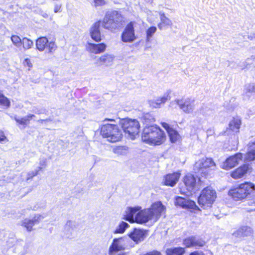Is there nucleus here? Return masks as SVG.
Returning a JSON list of instances; mask_svg holds the SVG:
<instances>
[{
    "instance_id": "c756f323",
    "label": "nucleus",
    "mask_w": 255,
    "mask_h": 255,
    "mask_svg": "<svg viewBox=\"0 0 255 255\" xmlns=\"http://www.w3.org/2000/svg\"><path fill=\"white\" fill-rule=\"evenodd\" d=\"M114 58L113 55L106 54L101 56L99 60L102 65L110 66L113 64Z\"/></svg>"
},
{
    "instance_id": "a211bd4d",
    "label": "nucleus",
    "mask_w": 255,
    "mask_h": 255,
    "mask_svg": "<svg viewBox=\"0 0 255 255\" xmlns=\"http://www.w3.org/2000/svg\"><path fill=\"white\" fill-rule=\"evenodd\" d=\"M161 124L162 127L167 131L170 140L172 143H176L180 141L181 137L177 130L171 128L170 126L166 123L163 122L161 123Z\"/></svg>"
},
{
    "instance_id": "e433bc0d",
    "label": "nucleus",
    "mask_w": 255,
    "mask_h": 255,
    "mask_svg": "<svg viewBox=\"0 0 255 255\" xmlns=\"http://www.w3.org/2000/svg\"><path fill=\"white\" fill-rule=\"evenodd\" d=\"M21 44L23 45V47L25 50L29 49L33 46V42L26 37L22 38Z\"/></svg>"
},
{
    "instance_id": "a878e982",
    "label": "nucleus",
    "mask_w": 255,
    "mask_h": 255,
    "mask_svg": "<svg viewBox=\"0 0 255 255\" xmlns=\"http://www.w3.org/2000/svg\"><path fill=\"white\" fill-rule=\"evenodd\" d=\"M170 97L169 94H165L162 97L149 101L150 106L153 108H159L160 106L169 100Z\"/></svg>"
},
{
    "instance_id": "13d9d810",
    "label": "nucleus",
    "mask_w": 255,
    "mask_h": 255,
    "mask_svg": "<svg viewBox=\"0 0 255 255\" xmlns=\"http://www.w3.org/2000/svg\"><path fill=\"white\" fill-rule=\"evenodd\" d=\"M111 121V122H113V121H114V120H112V119H106L105 120V121Z\"/></svg>"
},
{
    "instance_id": "6e6d98bb",
    "label": "nucleus",
    "mask_w": 255,
    "mask_h": 255,
    "mask_svg": "<svg viewBox=\"0 0 255 255\" xmlns=\"http://www.w3.org/2000/svg\"><path fill=\"white\" fill-rule=\"evenodd\" d=\"M189 255H204L202 252H194L191 253Z\"/></svg>"
},
{
    "instance_id": "39448f33",
    "label": "nucleus",
    "mask_w": 255,
    "mask_h": 255,
    "mask_svg": "<svg viewBox=\"0 0 255 255\" xmlns=\"http://www.w3.org/2000/svg\"><path fill=\"white\" fill-rule=\"evenodd\" d=\"M176 105H178L179 109L186 114H192L195 110V101L190 98L176 99L170 102L169 107L175 108Z\"/></svg>"
},
{
    "instance_id": "3c124183",
    "label": "nucleus",
    "mask_w": 255,
    "mask_h": 255,
    "mask_svg": "<svg viewBox=\"0 0 255 255\" xmlns=\"http://www.w3.org/2000/svg\"><path fill=\"white\" fill-rule=\"evenodd\" d=\"M250 53L252 54L251 55V59L253 60L255 59V48H252L250 50Z\"/></svg>"
},
{
    "instance_id": "58836bf2",
    "label": "nucleus",
    "mask_w": 255,
    "mask_h": 255,
    "mask_svg": "<svg viewBox=\"0 0 255 255\" xmlns=\"http://www.w3.org/2000/svg\"><path fill=\"white\" fill-rule=\"evenodd\" d=\"M202 113L204 116L207 118L213 117L215 114L213 110L208 108L207 107L204 108L202 110Z\"/></svg>"
},
{
    "instance_id": "f257e3e1",
    "label": "nucleus",
    "mask_w": 255,
    "mask_h": 255,
    "mask_svg": "<svg viewBox=\"0 0 255 255\" xmlns=\"http://www.w3.org/2000/svg\"><path fill=\"white\" fill-rule=\"evenodd\" d=\"M166 210V207L161 201H156L149 208L138 212L136 220L139 224L145 223L148 221L154 223L162 215L165 214Z\"/></svg>"
},
{
    "instance_id": "c03bdc74",
    "label": "nucleus",
    "mask_w": 255,
    "mask_h": 255,
    "mask_svg": "<svg viewBox=\"0 0 255 255\" xmlns=\"http://www.w3.org/2000/svg\"><path fill=\"white\" fill-rule=\"evenodd\" d=\"M23 66L26 68L28 71H30L33 66V64L29 58H25L22 62Z\"/></svg>"
},
{
    "instance_id": "7ed1b4c3",
    "label": "nucleus",
    "mask_w": 255,
    "mask_h": 255,
    "mask_svg": "<svg viewBox=\"0 0 255 255\" xmlns=\"http://www.w3.org/2000/svg\"><path fill=\"white\" fill-rule=\"evenodd\" d=\"M101 134L107 140L111 142H116L121 140L123 136L122 130L115 124H107L102 126Z\"/></svg>"
},
{
    "instance_id": "9d476101",
    "label": "nucleus",
    "mask_w": 255,
    "mask_h": 255,
    "mask_svg": "<svg viewBox=\"0 0 255 255\" xmlns=\"http://www.w3.org/2000/svg\"><path fill=\"white\" fill-rule=\"evenodd\" d=\"M36 48L41 52L46 50L47 53H52L57 49V46L53 41L49 42L45 37H41L36 41Z\"/></svg>"
},
{
    "instance_id": "79ce46f5",
    "label": "nucleus",
    "mask_w": 255,
    "mask_h": 255,
    "mask_svg": "<svg viewBox=\"0 0 255 255\" xmlns=\"http://www.w3.org/2000/svg\"><path fill=\"white\" fill-rule=\"evenodd\" d=\"M11 40L13 44L17 47L20 46L22 42V39L17 35H12L11 37Z\"/></svg>"
},
{
    "instance_id": "bf43d9fd",
    "label": "nucleus",
    "mask_w": 255,
    "mask_h": 255,
    "mask_svg": "<svg viewBox=\"0 0 255 255\" xmlns=\"http://www.w3.org/2000/svg\"><path fill=\"white\" fill-rule=\"evenodd\" d=\"M43 121H44V120H40L39 121H40V122H43Z\"/></svg>"
},
{
    "instance_id": "ddd939ff",
    "label": "nucleus",
    "mask_w": 255,
    "mask_h": 255,
    "mask_svg": "<svg viewBox=\"0 0 255 255\" xmlns=\"http://www.w3.org/2000/svg\"><path fill=\"white\" fill-rule=\"evenodd\" d=\"M243 158L242 153H238L228 157L223 165V168L229 170L238 165Z\"/></svg>"
},
{
    "instance_id": "49530a36",
    "label": "nucleus",
    "mask_w": 255,
    "mask_h": 255,
    "mask_svg": "<svg viewBox=\"0 0 255 255\" xmlns=\"http://www.w3.org/2000/svg\"><path fill=\"white\" fill-rule=\"evenodd\" d=\"M8 141V140L6 136L5 135L4 132L2 131H0V143L4 144Z\"/></svg>"
},
{
    "instance_id": "aec40b11",
    "label": "nucleus",
    "mask_w": 255,
    "mask_h": 255,
    "mask_svg": "<svg viewBox=\"0 0 255 255\" xmlns=\"http://www.w3.org/2000/svg\"><path fill=\"white\" fill-rule=\"evenodd\" d=\"M106 47L107 45L103 43L100 44L88 43L86 45L87 51L95 54L104 52L106 50Z\"/></svg>"
},
{
    "instance_id": "4468645a",
    "label": "nucleus",
    "mask_w": 255,
    "mask_h": 255,
    "mask_svg": "<svg viewBox=\"0 0 255 255\" xmlns=\"http://www.w3.org/2000/svg\"><path fill=\"white\" fill-rule=\"evenodd\" d=\"M44 218L42 215L36 214L31 219L26 218L21 221L20 225L25 228L27 231L31 232L33 230V227L38 224L40 220Z\"/></svg>"
},
{
    "instance_id": "c85d7f7f",
    "label": "nucleus",
    "mask_w": 255,
    "mask_h": 255,
    "mask_svg": "<svg viewBox=\"0 0 255 255\" xmlns=\"http://www.w3.org/2000/svg\"><path fill=\"white\" fill-rule=\"evenodd\" d=\"M160 22L158 24V27L160 30L164 29L166 26H171L172 25L171 20L164 13H160Z\"/></svg>"
},
{
    "instance_id": "f704fd0d",
    "label": "nucleus",
    "mask_w": 255,
    "mask_h": 255,
    "mask_svg": "<svg viewBox=\"0 0 255 255\" xmlns=\"http://www.w3.org/2000/svg\"><path fill=\"white\" fill-rule=\"evenodd\" d=\"M245 93L248 96H250L252 94L255 93V83H249L246 85Z\"/></svg>"
},
{
    "instance_id": "393cba45",
    "label": "nucleus",
    "mask_w": 255,
    "mask_h": 255,
    "mask_svg": "<svg viewBox=\"0 0 255 255\" xmlns=\"http://www.w3.org/2000/svg\"><path fill=\"white\" fill-rule=\"evenodd\" d=\"M253 233L252 228L249 226H243L233 233V235L237 238L245 237L251 236Z\"/></svg>"
},
{
    "instance_id": "37998d69",
    "label": "nucleus",
    "mask_w": 255,
    "mask_h": 255,
    "mask_svg": "<svg viewBox=\"0 0 255 255\" xmlns=\"http://www.w3.org/2000/svg\"><path fill=\"white\" fill-rule=\"evenodd\" d=\"M157 30V28L155 26H151L147 30H146V37L147 40L148 41L150 38L152 36L153 34L156 32Z\"/></svg>"
},
{
    "instance_id": "7c9ffc66",
    "label": "nucleus",
    "mask_w": 255,
    "mask_h": 255,
    "mask_svg": "<svg viewBox=\"0 0 255 255\" xmlns=\"http://www.w3.org/2000/svg\"><path fill=\"white\" fill-rule=\"evenodd\" d=\"M75 228V225L74 222L71 221H68L64 226V232L68 237H70L72 235Z\"/></svg>"
},
{
    "instance_id": "4be33fe9",
    "label": "nucleus",
    "mask_w": 255,
    "mask_h": 255,
    "mask_svg": "<svg viewBox=\"0 0 255 255\" xmlns=\"http://www.w3.org/2000/svg\"><path fill=\"white\" fill-rule=\"evenodd\" d=\"M156 131L157 134L156 135H153L152 138L148 143L150 145H159L164 142L166 139V136L163 130L160 128Z\"/></svg>"
},
{
    "instance_id": "473e14b6",
    "label": "nucleus",
    "mask_w": 255,
    "mask_h": 255,
    "mask_svg": "<svg viewBox=\"0 0 255 255\" xmlns=\"http://www.w3.org/2000/svg\"><path fill=\"white\" fill-rule=\"evenodd\" d=\"M113 151L118 155H125L128 152V148L125 146H119L114 147Z\"/></svg>"
},
{
    "instance_id": "f03ea898",
    "label": "nucleus",
    "mask_w": 255,
    "mask_h": 255,
    "mask_svg": "<svg viewBox=\"0 0 255 255\" xmlns=\"http://www.w3.org/2000/svg\"><path fill=\"white\" fill-rule=\"evenodd\" d=\"M100 21L102 27L112 32L118 30L122 25V17L117 11L107 13L103 20Z\"/></svg>"
},
{
    "instance_id": "c9c22d12",
    "label": "nucleus",
    "mask_w": 255,
    "mask_h": 255,
    "mask_svg": "<svg viewBox=\"0 0 255 255\" xmlns=\"http://www.w3.org/2000/svg\"><path fill=\"white\" fill-rule=\"evenodd\" d=\"M9 106L10 102L8 99L0 92V107L7 108Z\"/></svg>"
},
{
    "instance_id": "cd10ccee",
    "label": "nucleus",
    "mask_w": 255,
    "mask_h": 255,
    "mask_svg": "<svg viewBox=\"0 0 255 255\" xmlns=\"http://www.w3.org/2000/svg\"><path fill=\"white\" fill-rule=\"evenodd\" d=\"M140 209L138 207L136 208H129L126 212V215H125V219L126 220L133 223L134 222L139 223L136 220V212Z\"/></svg>"
},
{
    "instance_id": "2f4dec72",
    "label": "nucleus",
    "mask_w": 255,
    "mask_h": 255,
    "mask_svg": "<svg viewBox=\"0 0 255 255\" xmlns=\"http://www.w3.org/2000/svg\"><path fill=\"white\" fill-rule=\"evenodd\" d=\"M185 249L183 248H171L166 251L167 255H183L185 253Z\"/></svg>"
},
{
    "instance_id": "ea45409f",
    "label": "nucleus",
    "mask_w": 255,
    "mask_h": 255,
    "mask_svg": "<svg viewBox=\"0 0 255 255\" xmlns=\"http://www.w3.org/2000/svg\"><path fill=\"white\" fill-rule=\"evenodd\" d=\"M187 200V199L181 197H176L175 198V204L176 206H179L184 208Z\"/></svg>"
},
{
    "instance_id": "603ef678",
    "label": "nucleus",
    "mask_w": 255,
    "mask_h": 255,
    "mask_svg": "<svg viewBox=\"0 0 255 255\" xmlns=\"http://www.w3.org/2000/svg\"><path fill=\"white\" fill-rule=\"evenodd\" d=\"M61 9V6L59 5H56L54 7V11L55 12H58L60 11Z\"/></svg>"
},
{
    "instance_id": "5701e85b",
    "label": "nucleus",
    "mask_w": 255,
    "mask_h": 255,
    "mask_svg": "<svg viewBox=\"0 0 255 255\" xmlns=\"http://www.w3.org/2000/svg\"><path fill=\"white\" fill-rule=\"evenodd\" d=\"M241 125V119L238 117H234L230 122L229 124V128L227 129V130L225 132L226 134L228 135L231 134V131L233 132H238L239 131L240 126Z\"/></svg>"
},
{
    "instance_id": "09e8293b",
    "label": "nucleus",
    "mask_w": 255,
    "mask_h": 255,
    "mask_svg": "<svg viewBox=\"0 0 255 255\" xmlns=\"http://www.w3.org/2000/svg\"><path fill=\"white\" fill-rule=\"evenodd\" d=\"M144 120H145V123H147L146 121V120H149V123H151L154 121V119L148 114H145L144 116Z\"/></svg>"
},
{
    "instance_id": "1a4fd4ad",
    "label": "nucleus",
    "mask_w": 255,
    "mask_h": 255,
    "mask_svg": "<svg viewBox=\"0 0 255 255\" xmlns=\"http://www.w3.org/2000/svg\"><path fill=\"white\" fill-rule=\"evenodd\" d=\"M245 198H250L248 204L255 206V185L253 183L245 182L240 184Z\"/></svg>"
},
{
    "instance_id": "de8ad7c7",
    "label": "nucleus",
    "mask_w": 255,
    "mask_h": 255,
    "mask_svg": "<svg viewBox=\"0 0 255 255\" xmlns=\"http://www.w3.org/2000/svg\"><path fill=\"white\" fill-rule=\"evenodd\" d=\"M94 2L96 6L103 5L106 3L105 0H94Z\"/></svg>"
},
{
    "instance_id": "f8f14e48",
    "label": "nucleus",
    "mask_w": 255,
    "mask_h": 255,
    "mask_svg": "<svg viewBox=\"0 0 255 255\" xmlns=\"http://www.w3.org/2000/svg\"><path fill=\"white\" fill-rule=\"evenodd\" d=\"M183 182L186 188L187 191L182 190L181 189V192L184 193L186 195L191 194L194 191L196 185V179L191 174H187L183 178Z\"/></svg>"
},
{
    "instance_id": "b1692460",
    "label": "nucleus",
    "mask_w": 255,
    "mask_h": 255,
    "mask_svg": "<svg viewBox=\"0 0 255 255\" xmlns=\"http://www.w3.org/2000/svg\"><path fill=\"white\" fill-rule=\"evenodd\" d=\"M145 232L144 230L134 229V230L129 234V237L136 244L144 240L145 237Z\"/></svg>"
},
{
    "instance_id": "a18cd8bd",
    "label": "nucleus",
    "mask_w": 255,
    "mask_h": 255,
    "mask_svg": "<svg viewBox=\"0 0 255 255\" xmlns=\"http://www.w3.org/2000/svg\"><path fill=\"white\" fill-rule=\"evenodd\" d=\"M42 169V167H38L37 168L33 171H30L28 173V177L27 178L26 180H28V179L31 178L32 177L36 176L37 174L39 171L41 170Z\"/></svg>"
},
{
    "instance_id": "864d4df0",
    "label": "nucleus",
    "mask_w": 255,
    "mask_h": 255,
    "mask_svg": "<svg viewBox=\"0 0 255 255\" xmlns=\"http://www.w3.org/2000/svg\"><path fill=\"white\" fill-rule=\"evenodd\" d=\"M46 166V160H43L40 161V166L39 167H41L44 168Z\"/></svg>"
},
{
    "instance_id": "6e6552de",
    "label": "nucleus",
    "mask_w": 255,
    "mask_h": 255,
    "mask_svg": "<svg viewBox=\"0 0 255 255\" xmlns=\"http://www.w3.org/2000/svg\"><path fill=\"white\" fill-rule=\"evenodd\" d=\"M128 242L126 237L114 238L109 248V255H123L121 252L127 249Z\"/></svg>"
},
{
    "instance_id": "a19ab883",
    "label": "nucleus",
    "mask_w": 255,
    "mask_h": 255,
    "mask_svg": "<svg viewBox=\"0 0 255 255\" xmlns=\"http://www.w3.org/2000/svg\"><path fill=\"white\" fill-rule=\"evenodd\" d=\"M185 204L184 209H199L195 202L187 199Z\"/></svg>"
},
{
    "instance_id": "9b49d317",
    "label": "nucleus",
    "mask_w": 255,
    "mask_h": 255,
    "mask_svg": "<svg viewBox=\"0 0 255 255\" xmlns=\"http://www.w3.org/2000/svg\"><path fill=\"white\" fill-rule=\"evenodd\" d=\"M134 22H130L125 28L122 33L121 39L124 42H132L136 39L134 33Z\"/></svg>"
},
{
    "instance_id": "6ab92c4d",
    "label": "nucleus",
    "mask_w": 255,
    "mask_h": 255,
    "mask_svg": "<svg viewBox=\"0 0 255 255\" xmlns=\"http://www.w3.org/2000/svg\"><path fill=\"white\" fill-rule=\"evenodd\" d=\"M101 26L100 21L95 22L90 29V36L92 39L96 42H100L101 40V33L100 27Z\"/></svg>"
},
{
    "instance_id": "423d86ee",
    "label": "nucleus",
    "mask_w": 255,
    "mask_h": 255,
    "mask_svg": "<svg viewBox=\"0 0 255 255\" xmlns=\"http://www.w3.org/2000/svg\"><path fill=\"white\" fill-rule=\"evenodd\" d=\"M216 164L211 158L204 157L196 162L194 166L195 172L206 176L210 170H215Z\"/></svg>"
},
{
    "instance_id": "f3484780",
    "label": "nucleus",
    "mask_w": 255,
    "mask_h": 255,
    "mask_svg": "<svg viewBox=\"0 0 255 255\" xmlns=\"http://www.w3.org/2000/svg\"><path fill=\"white\" fill-rule=\"evenodd\" d=\"M183 244L186 248L202 247L205 245V242L198 237L191 236L185 239L183 241Z\"/></svg>"
},
{
    "instance_id": "bb28decb",
    "label": "nucleus",
    "mask_w": 255,
    "mask_h": 255,
    "mask_svg": "<svg viewBox=\"0 0 255 255\" xmlns=\"http://www.w3.org/2000/svg\"><path fill=\"white\" fill-rule=\"evenodd\" d=\"M229 195L231 196L235 200L239 201L245 199L243 192L241 189L240 184L237 187L230 189L229 191Z\"/></svg>"
},
{
    "instance_id": "5fc2aeb1",
    "label": "nucleus",
    "mask_w": 255,
    "mask_h": 255,
    "mask_svg": "<svg viewBox=\"0 0 255 255\" xmlns=\"http://www.w3.org/2000/svg\"><path fill=\"white\" fill-rule=\"evenodd\" d=\"M248 38L250 40L255 39V33H251L249 35Z\"/></svg>"
},
{
    "instance_id": "412c9836",
    "label": "nucleus",
    "mask_w": 255,
    "mask_h": 255,
    "mask_svg": "<svg viewBox=\"0 0 255 255\" xmlns=\"http://www.w3.org/2000/svg\"><path fill=\"white\" fill-rule=\"evenodd\" d=\"M250 170L249 165L244 164L232 171L231 176L235 179H240L243 177Z\"/></svg>"
},
{
    "instance_id": "72a5a7b5",
    "label": "nucleus",
    "mask_w": 255,
    "mask_h": 255,
    "mask_svg": "<svg viewBox=\"0 0 255 255\" xmlns=\"http://www.w3.org/2000/svg\"><path fill=\"white\" fill-rule=\"evenodd\" d=\"M35 116L32 114H29L23 118L19 119V118H15L16 122L22 125H27L29 121L33 118Z\"/></svg>"
},
{
    "instance_id": "2eb2a0df",
    "label": "nucleus",
    "mask_w": 255,
    "mask_h": 255,
    "mask_svg": "<svg viewBox=\"0 0 255 255\" xmlns=\"http://www.w3.org/2000/svg\"><path fill=\"white\" fill-rule=\"evenodd\" d=\"M158 128H159L153 126L145 127L142 134L141 138L142 141L148 144L153 135H156V131H158L157 130Z\"/></svg>"
},
{
    "instance_id": "4d7b16f0",
    "label": "nucleus",
    "mask_w": 255,
    "mask_h": 255,
    "mask_svg": "<svg viewBox=\"0 0 255 255\" xmlns=\"http://www.w3.org/2000/svg\"><path fill=\"white\" fill-rule=\"evenodd\" d=\"M39 208V206H34L33 208L30 207V209L32 210H36Z\"/></svg>"
},
{
    "instance_id": "20e7f679",
    "label": "nucleus",
    "mask_w": 255,
    "mask_h": 255,
    "mask_svg": "<svg viewBox=\"0 0 255 255\" xmlns=\"http://www.w3.org/2000/svg\"><path fill=\"white\" fill-rule=\"evenodd\" d=\"M120 124L125 134L131 139H134L139 132L140 125L135 119H124Z\"/></svg>"
},
{
    "instance_id": "0eeeda50",
    "label": "nucleus",
    "mask_w": 255,
    "mask_h": 255,
    "mask_svg": "<svg viewBox=\"0 0 255 255\" xmlns=\"http://www.w3.org/2000/svg\"><path fill=\"white\" fill-rule=\"evenodd\" d=\"M216 197L215 191L211 187H208L202 191L200 196L198 197V203L201 207L206 209L211 206Z\"/></svg>"
},
{
    "instance_id": "dca6fc26",
    "label": "nucleus",
    "mask_w": 255,
    "mask_h": 255,
    "mask_svg": "<svg viewBox=\"0 0 255 255\" xmlns=\"http://www.w3.org/2000/svg\"><path fill=\"white\" fill-rule=\"evenodd\" d=\"M181 174L178 172L166 174L163 176L162 183L165 186L174 187L178 182Z\"/></svg>"
},
{
    "instance_id": "4c0bfd02",
    "label": "nucleus",
    "mask_w": 255,
    "mask_h": 255,
    "mask_svg": "<svg viewBox=\"0 0 255 255\" xmlns=\"http://www.w3.org/2000/svg\"><path fill=\"white\" fill-rule=\"evenodd\" d=\"M128 226V223L122 222L119 226L117 227L115 231H114L115 233H123L126 228H127Z\"/></svg>"
},
{
    "instance_id": "8fccbe9b",
    "label": "nucleus",
    "mask_w": 255,
    "mask_h": 255,
    "mask_svg": "<svg viewBox=\"0 0 255 255\" xmlns=\"http://www.w3.org/2000/svg\"><path fill=\"white\" fill-rule=\"evenodd\" d=\"M144 255H161L160 253L156 251H152L144 254Z\"/></svg>"
}]
</instances>
